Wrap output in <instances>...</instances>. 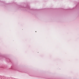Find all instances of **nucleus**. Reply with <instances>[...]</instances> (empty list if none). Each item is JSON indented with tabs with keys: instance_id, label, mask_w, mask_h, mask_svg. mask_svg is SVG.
I'll list each match as a JSON object with an SVG mask.
<instances>
[{
	"instance_id": "nucleus-1",
	"label": "nucleus",
	"mask_w": 79,
	"mask_h": 79,
	"mask_svg": "<svg viewBox=\"0 0 79 79\" xmlns=\"http://www.w3.org/2000/svg\"><path fill=\"white\" fill-rule=\"evenodd\" d=\"M27 8L28 9H29V8H30V7H29V6H28V7H27Z\"/></svg>"
},
{
	"instance_id": "nucleus-2",
	"label": "nucleus",
	"mask_w": 79,
	"mask_h": 79,
	"mask_svg": "<svg viewBox=\"0 0 79 79\" xmlns=\"http://www.w3.org/2000/svg\"><path fill=\"white\" fill-rule=\"evenodd\" d=\"M15 70H16L17 71H18V69H15Z\"/></svg>"
},
{
	"instance_id": "nucleus-3",
	"label": "nucleus",
	"mask_w": 79,
	"mask_h": 79,
	"mask_svg": "<svg viewBox=\"0 0 79 79\" xmlns=\"http://www.w3.org/2000/svg\"><path fill=\"white\" fill-rule=\"evenodd\" d=\"M7 60H9L10 61V60L9 59H8Z\"/></svg>"
}]
</instances>
